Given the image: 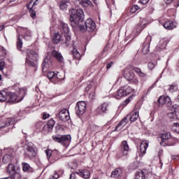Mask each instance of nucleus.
I'll use <instances>...</instances> for the list:
<instances>
[{
  "label": "nucleus",
  "mask_w": 179,
  "mask_h": 179,
  "mask_svg": "<svg viewBox=\"0 0 179 179\" xmlns=\"http://www.w3.org/2000/svg\"><path fill=\"white\" fill-rule=\"evenodd\" d=\"M43 118L44 120H47V118H50V114L43 113Z\"/></svg>",
  "instance_id": "obj_55"
},
{
  "label": "nucleus",
  "mask_w": 179,
  "mask_h": 179,
  "mask_svg": "<svg viewBox=\"0 0 179 179\" xmlns=\"http://www.w3.org/2000/svg\"><path fill=\"white\" fill-rule=\"evenodd\" d=\"M50 58H51V57L48 56L44 59L43 63L42 64L43 72H48V70L50 69L52 64L51 59Z\"/></svg>",
  "instance_id": "obj_13"
},
{
  "label": "nucleus",
  "mask_w": 179,
  "mask_h": 179,
  "mask_svg": "<svg viewBox=\"0 0 179 179\" xmlns=\"http://www.w3.org/2000/svg\"><path fill=\"white\" fill-rule=\"evenodd\" d=\"M24 155L27 157H34L36 156V149L33 145H28Z\"/></svg>",
  "instance_id": "obj_15"
},
{
  "label": "nucleus",
  "mask_w": 179,
  "mask_h": 179,
  "mask_svg": "<svg viewBox=\"0 0 179 179\" xmlns=\"http://www.w3.org/2000/svg\"><path fill=\"white\" fill-rule=\"evenodd\" d=\"M155 66H156V64L153 63V62L148 63V69H150V71H152V69H155Z\"/></svg>",
  "instance_id": "obj_49"
},
{
  "label": "nucleus",
  "mask_w": 179,
  "mask_h": 179,
  "mask_svg": "<svg viewBox=\"0 0 179 179\" xmlns=\"http://www.w3.org/2000/svg\"><path fill=\"white\" fill-rule=\"evenodd\" d=\"M177 89H178V87H177V85H170L169 90V92L173 93V92H176V90H177Z\"/></svg>",
  "instance_id": "obj_46"
},
{
  "label": "nucleus",
  "mask_w": 179,
  "mask_h": 179,
  "mask_svg": "<svg viewBox=\"0 0 179 179\" xmlns=\"http://www.w3.org/2000/svg\"><path fill=\"white\" fill-rule=\"evenodd\" d=\"M59 118L61 121H64V122L66 121H69L71 120V117L69 116V111L66 109H62L59 113Z\"/></svg>",
  "instance_id": "obj_12"
},
{
  "label": "nucleus",
  "mask_w": 179,
  "mask_h": 179,
  "mask_svg": "<svg viewBox=\"0 0 179 179\" xmlns=\"http://www.w3.org/2000/svg\"><path fill=\"white\" fill-rule=\"evenodd\" d=\"M108 107V103H103L100 106L98 107V110L101 113H106L107 111Z\"/></svg>",
  "instance_id": "obj_30"
},
{
  "label": "nucleus",
  "mask_w": 179,
  "mask_h": 179,
  "mask_svg": "<svg viewBox=\"0 0 179 179\" xmlns=\"http://www.w3.org/2000/svg\"><path fill=\"white\" fill-rule=\"evenodd\" d=\"M8 96H9V93H8L5 90H2L0 92V101L3 103V101H6L8 99Z\"/></svg>",
  "instance_id": "obj_26"
},
{
  "label": "nucleus",
  "mask_w": 179,
  "mask_h": 179,
  "mask_svg": "<svg viewBox=\"0 0 179 179\" xmlns=\"http://www.w3.org/2000/svg\"><path fill=\"white\" fill-rule=\"evenodd\" d=\"M177 158V155H173V157H172V159H176Z\"/></svg>",
  "instance_id": "obj_64"
},
{
  "label": "nucleus",
  "mask_w": 179,
  "mask_h": 179,
  "mask_svg": "<svg viewBox=\"0 0 179 179\" xmlns=\"http://www.w3.org/2000/svg\"><path fill=\"white\" fill-rule=\"evenodd\" d=\"M85 26L83 25H79V29L83 33H85V31H94L96 30V23L93 20L88 18L85 23Z\"/></svg>",
  "instance_id": "obj_6"
},
{
  "label": "nucleus",
  "mask_w": 179,
  "mask_h": 179,
  "mask_svg": "<svg viewBox=\"0 0 179 179\" xmlns=\"http://www.w3.org/2000/svg\"><path fill=\"white\" fill-rule=\"evenodd\" d=\"M86 102L81 101H78L76 106L77 115H83L86 113Z\"/></svg>",
  "instance_id": "obj_10"
},
{
  "label": "nucleus",
  "mask_w": 179,
  "mask_h": 179,
  "mask_svg": "<svg viewBox=\"0 0 179 179\" xmlns=\"http://www.w3.org/2000/svg\"><path fill=\"white\" fill-rule=\"evenodd\" d=\"M129 117V115H127L120 122L118 123V124L116 126L115 129H118L120 127H122V128H124L127 124H128V117Z\"/></svg>",
  "instance_id": "obj_25"
},
{
  "label": "nucleus",
  "mask_w": 179,
  "mask_h": 179,
  "mask_svg": "<svg viewBox=\"0 0 179 179\" xmlns=\"http://www.w3.org/2000/svg\"><path fill=\"white\" fill-rule=\"evenodd\" d=\"M147 25L148 22L146 21V19L141 18L139 23L136 27L137 33L139 34V33H141V31H142V30H143V29H145V27H146Z\"/></svg>",
  "instance_id": "obj_14"
},
{
  "label": "nucleus",
  "mask_w": 179,
  "mask_h": 179,
  "mask_svg": "<svg viewBox=\"0 0 179 179\" xmlns=\"http://www.w3.org/2000/svg\"><path fill=\"white\" fill-rule=\"evenodd\" d=\"M145 173L143 171H139L136 173L135 179H145Z\"/></svg>",
  "instance_id": "obj_38"
},
{
  "label": "nucleus",
  "mask_w": 179,
  "mask_h": 179,
  "mask_svg": "<svg viewBox=\"0 0 179 179\" xmlns=\"http://www.w3.org/2000/svg\"><path fill=\"white\" fill-rule=\"evenodd\" d=\"M22 47H23V42L22 41V39H20V36H18L17 41V48L20 50V51H21Z\"/></svg>",
  "instance_id": "obj_40"
},
{
  "label": "nucleus",
  "mask_w": 179,
  "mask_h": 179,
  "mask_svg": "<svg viewBox=\"0 0 179 179\" xmlns=\"http://www.w3.org/2000/svg\"><path fill=\"white\" fill-rule=\"evenodd\" d=\"M47 158L50 159V157H51V155H52V150H50V149H47L46 150H45Z\"/></svg>",
  "instance_id": "obj_48"
},
{
  "label": "nucleus",
  "mask_w": 179,
  "mask_h": 179,
  "mask_svg": "<svg viewBox=\"0 0 179 179\" xmlns=\"http://www.w3.org/2000/svg\"><path fill=\"white\" fill-rule=\"evenodd\" d=\"M165 104H167L169 106H171V99L170 96H165Z\"/></svg>",
  "instance_id": "obj_47"
},
{
  "label": "nucleus",
  "mask_w": 179,
  "mask_h": 179,
  "mask_svg": "<svg viewBox=\"0 0 179 179\" xmlns=\"http://www.w3.org/2000/svg\"><path fill=\"white\" fill-rule=\"evenodd\" d=\"M169 118H174V117H176V114H174V113H171L169 114Z\"/></svg>",
  "instance_id": "obj_58"
},
{
  "label": "nucleus",
  "mask_w": 179,
  "mask_h": 179,
  "mask_svg": "<svg viewBox=\"0 0 179 179\" xmlns=\"http://www.w3.org/2000/svg\"><path fill=\"white\" fill-rule=\"evenodd\" d=\"M38 61V54L34 50H27L26 64L31 66H36Z\"/></svg>",
  "instance_id": "obj_5"
},
{
  "label": "nucleus",
  "mask_w": 179,
  "mask_h": 179,
  "mask_svg": "<svg viewBox=\"0 0 179 179\" xmlns=\"http://www.w3.org/2000/svg\"><path fill=\"white\" fill-rule=\"evenodd\" d=\"M172 129L173 131H175V132H179V123H173Z\"/></svg>",
  "instance_id": "obj_44"
},
{
  "label": "nucleus",
  "mask_w": 179,
  "mask_h": 179,
  "mask_svg": "<svg viewBox=\"0 0 179 179\" xmlns=\"http://www.w3.org/2000/svg\"><path fill=\"white\" fill-rule=\"evenodd\" d=\"M113 64H114V62H113L108 63V64L106 65V69H110V68H111V66H113Z\"/></svg>",
  "instance_id": "obj_53"
},
{
  "label": "nucleus",
  "mask_w": 179,
  "mask_h": 179,
  "mask_svg": "<svg viewBox=\"0 0 179 179\" xmlns=\"http://www.w3.org/2000/svg\"><path fill=\"white\" fill-rule=\"evenodd\" d=\"M91 128H93V129H92V131H97V129H99V127H97L96 125L91 126Z\"/></svg>",
  "instance_id": "obj_54"
},
{
  "label": "nucleus",
  "mask_w": 179,
  "mask_h": 179,
  "mask_svg": "<svg viewBox=\"0 0 179 179\" xmlns=\"http://www.w3.org/2000/svg\"><path fill=\"white\" fill-rule=\"evenodd\" d=\"M59 29L61 33L65 37V44L66 45H69V41H71V35L69 34V27H68V24L61 22L59 25Z\"/></svg>",
  "instance_id": "obj_7"
},
{
  "label": "nucleus",
  "mask_w": 179,
  "mask_h": 179,
  "mask_svg": "<svg viewBox=\"0 0 179 179\" xmlns=\"http://www.w3.org/2000/svg\"><path fill=\"white\" fill-rule=\"evenodd\" d=\"M80 174V178L85 179L90 178V171L87 169L81 170L78 172Z\"/></svg>",
  "instance_id": "obj_21"
},
{
  "label": "nucleus",
  "mask_w": 179,
  "mask_h": 179,
  "mask_svg": "<svg viewBox=\"0 0 179 179\" xmlns=\"http://www.w3.org/2000/svg\"><path fill=\"white\" fill-rule=\"evenodd\" d=\"M22 31L24 33V38L25 40H30L31 38V31L28 30L27 28H22Z\"/></svg>",
  "instance_id": "obj_27"
},
{
  "label": "nucleus",
  "mask_w": 179,
  "mask_h": 179,
  "mask_svg": "<svg viewBox=\"0 0 179 179\" xmlns=\"http://www.w3.org/2000/svg\"><path fill=\"white\" fill-rule=\"evenodd\" d=\"M54 125H55V121H54L52 119H50L46 124L47 128H48L49 131L54 128Z\"/></svg>",
  "instance_id": "obj_37"
},
{
  "label": "nucleus",
  "mask_w": 179,
  "mask_h": 179,
  "mask_svg": "<svg viewBox=\"0 0 179 179\" xmlns=\"http://www.w3.org/2000/svg\"><path fill=\"white\" fill-rule=\"evenodd\" d=\"M4 27H5V26H3V25L0 26V31H2V30H3Z\"/></svg>",
  "instance_id": "obj_59"
},
{
  "label": "nucleus",
  "mask_w": 179,
  "mask_h": 179,
  "mask_svg": "<svg viewBox=\"0 0 179 179\" xmlns=\"http://www.w3.org/2000/svg\"><path fill=\"white\" fill-rule=\"evenodd\" d=\"M124 76L125 79L129 80V82H131V83H134V85H138V83H139V80L135 76L134 71L131 69L127 68L124 70Z\"/></svg>",
  "instance_id": "obj_8"
},
{
  "label": "nucleus",
  "mask_w": 179,
  "mask_h": 179,
  "mask_svg": "<svg viewBox=\"0 0 179 179\" xmlns=\"http://www.w3.org/2000/svg\"><path fill=\"white\" fill-rule=\"evenodd\" d=\"M128 118H129L131 122H135V121H136V120L139 118V112L138 111L134 112L131 116V115H129Z\"/></svg>",
  "instance_id": "obj_28"
},
{
  "label": "nucleus",
  "mask_w": 179,
  "mask_h": 179,
  "mask_svg": "<svg viewBox=\"0 0 179 179\" xmlns=\"http://www.w3.org/2000/svg\"><path fill=\"white\" fill-rule=\"evenodd\" d=\"M48 55H51V53H48ZM52 55L59 61V62H64V57H62V55H61L60 52H58L56 50H54L52 52Z\"/></svg>",
  "instance_id": "obj_19"
},
{
  "label": "nucleus",
  "mask_w": 179,
  "mask_h": 179,
  "mask_svg": "<svg viewBox=\"0 0 179 179\" xmlns=\"http://www.w3.org/2000/svg\"><path fill=\"white\" fill-rule=\"evenodd\" d=\"M3 68H5V62H0V71H3Z\"/></svg>",
  "instance_id": "obj_52"
},
{
  "label": "nucleus",
  "mask_w": 179,
  "mask_h": 179,
  "mask_svg": "<svg viewBox=\"0 0 179 179\" xmlns=\"http://www.w3.org/2000/svg\"><path fill=\"white\" fill-rule=\"evenodd\" d=\"M59 73H57V74H55V72L54 71H50L48 73V78L52 82H58L59 80H61V78H59Z\"/></svg>",
  "instance_id": "obj_16"
},
{
  "label": "nucleus",
  "mask_w": 179,
  "mask_h": 179,
  "mask_svg": "<svg viewBox=\"0 0 179 179\" xmlns=\"http://www.w3.org/2000/svg\"><path fill=\"white\" fill-rule=\"evenodd\" d=\"M6 152H8V154H6L3 157V163H4V164H6L13 160V154L15 153V150L13 148H7Z\"/></svg>",
  "instance_id": "obj_11"
},
{
  "label": "nucleus",
  "mask_w": 179,
  "mask_h": 179,
  "mask_svg": "<svg viewBox=\"0 0 179 179\" xmlns=\"http://www.w3.org/2000/svg\"><path fill=\"white\" fill-rule=\"evenodd\" d=\"M69 16L71 26H73V24H76L75 27L79 26V23L85 20V13L82 8L69 10Z\"/></svg>",
  "instance_id": "obj_1"
},
{
  "label": "nucleus",
  "mask_w": 179,
  "mask_h": 179,
  "mask_svg": "<svg viewBox=\"0 0 179 179\" xmlns=\"http://www.w3.org/2000/svg\"><path fill=\"white\" fill-rule=\"evenodd\" d=\"M176 101L179 103V95L177 96Z\"/></svg>",
  "instance_id": "obj_62"
},
{
  "label": "nucleus",
  "mask_w": 179,
  "mask_h": 179,
  "mask_svg": "<svg viewBox=\"0 0 179 179\" xmlns=\"http://www.w3.org/2000/svg\"><path fill=\"white\" fill-rule=\"evenodd\" d=\"M132 90V88L129 85L121 87L113 94V97L120 100V99H122V97H126L128 94H131Z\"/></svg>",
  "instance_id": "obj_3"
},
{
  "label": "nucleus",
  "mask_w": 179,
  "mask_h": 179,
  "mask_svg": "<svg viewBox=\"0 0 179 179\" xmlns=\"http://www.w3.org/2000/svg\"><path fill=\"white\" fill-rule=\"evenodd\" d=\"M52 139L55 142L57 143H61V145H66L71 141V135H55L52 136Z\"/></svg>",
  "instance_id": "obj_9"
},
{
  "label": "nucleus",
  "mask_w": 179,
  "mask_h": 179,
  "mask_svg": "<svg viewBox=\"0 0 179 179\" xmlns=\"http://www.w3.org/2000/svg\"><path fill=\"white\" fill-rule=\"evenodd\" d=\"M130 101H131V100H129V99H126L125 100L126 104H129Z\"/></svg>",
  "instance_id": "obj_60"
},
{
  "label": "nucleus",
  "mask_w": 179,
  "mask_h": 179,
  "mask_svg": "<svg viewBox=\"0 0 179 179\" xmlns=\"http://www.w3.org/2000/svg\"><path fill=\"white\" fill-rule=\"evenodd\" d=\"M37 1L38 0H31L27 6L28 9H33V6H36V5H37Z\"/></svg>",
  "instance_id": "obj_42"
},
{
  "label": "nucleus",
  "mask_w": 179,
  "mask_h": 179,
  "mask_svg": "<svg viewBox=\"0 0 179 179\" xmlns=\"http://www.w3.org/2000/svg\"><path fill=\"white\" fill-rule=\"evenodd\" d=\"M168 43H169V41H167V39H165V38L161 39L158 44V47H159L161 50H164V48H166Z\"/></svg>",
  "instance_id": "obj_29"
},
{
  "label": "nucleus",
  "mask_w": 179,
  "mask_h": 179,
  "mask_svg": "<svg viewBox=\"0 0 179 179\" xmlns=\"http://www.w3.org/2000/svg\"><path fill=\"white\" fill-rule=\"evenodd\" d=\"M134 71L141 78H145V76H148V74L142 72V71H141L138 68L134 69Z\"/></svg>",
  "instance_id": "obj_39"
},
{
  "label": "nucleus",
  "mask_w": 179,
  "mask_h": 179,
  "mask_svg": "<svg viewBox=\"0 0 179 179\" xmlns=\"http://www.w3.org/2000/svg\"><path fill=\"white\" fill-rule=\"evenodd\" d=\"M150 0H140L141 3H143V5H146L149 2Z\"/></svg>",
  "instance_id": "obj_56"
},
{
  "label": "nucleus",
  "mask_w": 179,
  "mask_h": 179,
  "mask_svg": "<svg viewBox=\"0 0 179 179\" xmlns=\"http://www.w3.org/2000/svg\"><path fill=\"white\" fill-rule=\"evenodd\" d=\"M6 173L10 175V179H20L22 176L19 172V169L13 164H9L6 167Z\"/></svg>",
  "instance_id": "obj_4"
},
{
  "label": "nucleus",
  "mask_w": 179,
  "mask_h": 179,
  "mask_svg": "<svg viewBox=\"0 0 179 179\" xmlns=\"http://www.w3.org/2000/svg\"><path fill=\"white\" fill-rule=\"evenodd\" d=\"M165 101H166V96H161L158 99L159 106H163V104H165Z\"/></svg>",
  "instance_id": "obj_43"
},
{
  "label": "nucleus",
  "mask_w": 179,
  "mask_h": 179,
  "mask_svg": "<svg viewBox=\"0 0 179 179\" xmlns=\"http://www.w3.org/2000/svg\"><path fill=\"white\" fill-rule=\"evenodd\" d=\"M150 48V44L148 43H144L143 46V54H149Z\"/></svg>",
  "instance_id": "obj_35"
},
{
  "label": "nucleus",
  "mask_w": 179,
  "mask_h": 179,
  "mask_svg": "<svg viewBox=\"0 0 179 179\" xmlns=\"http://www.w3.org/2000/svg\"><path fill=\"white\" fill-rule=\"evenodd\" d=\"M89 97L90 100H94L96 99V92H92L90 94Z\"/></svg>",
  "instance_id": "obj_51"
},
{
  "label": "nucleus",
  "mask_w": 179,
  "mask_h": 179,
  "mask_svg": "<svg viewBox=\"0 0 179 179\" xmlns=\"http://www.w3.org/2000/svg\"><path fill=\"white\" fill-rule=\"evenodd\" d=\"M69 6H71V1H62L59 3V8L62 10H67Z\"/></svg>",
  "instance_id": "obj_22"
},
{
  "label": "nucleus",
  "mask_w": 179,
  "mask_h": 179,
  "mask_svg": "<svg viewBox=\"0 0 179 179\" xmlns=\"http://www.w3.org/2000/svg\"><path fill=\"white\" fill-rule=\"evenodd\" d=\"M171 138V134L170 132H166L162 134V141L160 143L161 145H163L164 142H167V140Z\"/></svg>",
  "instance_id": "obj_24"
},
{
  "label": "nucleus",
  "mask_w": 179,
  "mask_h": 179,
  "mask_svg": "<svg viewBox=\"0 0 179 179\" xmlns=\"http://www.w3.org/2000/svg\"><path fill=\"white\" fill-rule=\"evenodd\" d=\"M165 3H166V5H171L173 0H165Z\"/></svg>",
  "instance_id": "obj_57"
},
{
  "label": "nucleus",
  "mask_w": 179,
  "mask_h": 179,
  "mask_svg": "<svg viewBox=\"0 0 179 179\" xmlns=\"http://www.w3.org/2000/svg\"><path fill=\"white\" fill-rule=\"evenodd\" d=\"M23 171H26L27 173H29V171H31V168L30 167V165L26 162H22V164Z\"/></svg>",
  "instance_id": "obj_34"
},
{
  "label": "nucleus",
  "mask_w": 179,
  "mask_h": 179,
  "mask_svg": "<svg viewBox=\"0 0 179 179\" xmlns=\"http://www.w3.org/2000/svg\"><path fill=\"white\" fill-rule=\"evenodd\" d=\"M15 93L8 92L9 101L10 103H20L23 99H24V94H26V90L24 88H15Z\"/></svg>",
  "instance_id": "obj_2"
},
{
  "label": "nucleus",
  "mask_w": 179,
  "mask_h": 179,
  "mask_svg": "<svg viewBox=\"0 0 179 179\" xmlns=\"http://www.w3.org/2000/svg\"><path fill=\"white\" fill-rule=\"evenodd\" d=\"M0 179H10V177H6V178H0Z\"/></svg>",
  "instance_id": "obj_61"
},
{
  "label": "nucleus",
  "mask_w": 179,
  "mask_h": 179,
  "mask_svg": "<svg viewBox=\"0 0 179 179\" xmlns=\"http://www.w3.org/2000/svg\"><path fill=\"white\" fill-rule=\"evenodd\" d=\"M70 179H81L79 172L73 173L70 175Z\"/></svg>",
  "instance_id": "obj_41"
},
{
  "label": "nucleus",
  "mask_w": 179,
  "mask_h": 179,
  "mask_svg": "<svg viewBox=\"0 0 179 179\" xmlns=\"http://www.w3.org/2000/svg\"><path fill=\"white\" fill-rule=\"evenodd\" d=\"M29 9L31 17L33 19H36V15H37V13H36V10H32V8H29Z\"/></svg>",
  "instance_id": "obj_45"
},
{
  "label": "nucleus",
  "mask_w": 179,
  "mask_h": 179,
  "mask_svg": "<svg viewBox=\"0 0 179 179\" xmlns=\"http://www.w3.org/2000/svg\"><path fill=\"white\" fill-rule=\"evenodd\" d=\"M52 41L55 44H58V43L61 41V35L59 34V32L55 33Z\"/></svg>",
  "instance_id": "obj_31"
},
{
  "label": "nucleus",
  "mask_w": 179,
  "mask_h": 179,
  "mask_svg": "<svg viewBox=\"0 0 179 179\" xmlns=\"http://www.w3.org/2000/svg\"><path fill=\"white\" fill-rule=\"evenodd\" d=\"M148 147H149V143H148L146 141H142L140 145L141 153H143V155H145L146 153V150Z\"/></svg>",
  "instance_id": "obj_20"
},
{
  "label": "nucleus",
  "mask_w": 179,
  "mask_h": 179,
  "mask_svg": "<svg viewBox=\"0 0 179 179\" xmlns=\"http://www.w3.org/2000/svg\"><path fill=\"white\" fill-rule=\"evenodd\" d=\"M136 10H139V7L138 6V5L133 6L131 9V13H135Z\"/></svg>",
  "instance_id": "obj_50"
},
{
  "label": "nucleus",
  "mask_w": 179,
  "mask_h": 179,
  "mask_svg": "<svg viewBox=\"0 0 179 179\" xmlns=\"http://www.w3.org/2000/svg\"><path fill=\"white\" fill-rule=\"evenodd\" d=\"M152 89H153V87H150L149 89H148V92H150L152 90Z\"/></svg>",
  "instance_id": "obj_63"
},
{
  "label": "nucleus",
  "mask_w": 179,
  "mask_h": 179,
  "mask_svg": "<svg viewBox=\"0 0 179 179\" xmlns=\"http://www.w3.org/2000/svg\"><path fill=\"white\" fill-rule=\"evenodd\" d=\"M121 174H122V171L120 169H115L110 175L112 178H120L121 177Z\"/></svg>",
  "instance_id": "obj_23"
},
{
  "label": "nucleus",
  "mask_w": 179,
  "mask_h": 179,
  "mask_svg": "<svg viewBox=\"0 0 179 179\" xmlns=\"http://www.w3.org/2000/svg\"><path fill=\"white\" fill-rule=\"evenodd\" d=\"M164 29H166V30H173V29L177 27V22L171 21L166 22L164 24Z\"/></svg>",
  "instance_id": "obj_18"
},
{
  "label": "nucleus",
  "mask_w": 179,
  "mask_h": 179,
  "mask_svg": "<svg viewBox=\"0 0 179 179\" xmlns=\"http://www.w3.org/2000/svg\"><path fill=\"white\" fill-rule=\"evenodd\" d=\"M15 122V118L10 117L7 119L6 123L4 126L0 127V129H2L3 128H5V127H9V125H12Z\"/></svg>",
  "instance_id": "obj_36"
},
{
  "label": "nucleus",
  "mask_w": 179,
  "mask_h": 179,
  "mask_svg": "<svg viewBox=\"0 0 179 179\" xmlns=\"http://www.w3.org/2000/svg\"><path fill=\"white\" fill-rule=\"evenodd\" d=\"M80 5H81V6H83L84 8H86L87 6H92V3L90 0H81L80 1Z\"/></svg>",
  "instance_id": "obj_32"
},
{
  "label": "nucleus",
  "mask_w": 179,
  "mask_h": 179,
  "mask_svg": "<svg viewBox=\"0 0 179 179\" xmlns=\"http://www.w3.org/2000/svg\"><path fill=\"white\" fill-rule=\"evenodd\" d=\"M129 150V146L128 145V143L127 141H123L120 147V152H122L123 156H127Z\"/></svg>",
  "instance_id": "obj_17"
},
{
  "label": "nucleus",
  "mask_w": 179,
  "mask_h": 179,
  "mask_svg": "<svg viewBox=\"0 0 179 179\" xmlns=\"http://www.w3.org/2000/svg\"><path fill=\"white\" fill-rule=\"evenodd\" d=\"M72 54H73V58H76V59H80V58L82 57V55L76 48H73L72 51Z\"/></svg>",
  "instance_id": "obj_33"
}]
</instances>
